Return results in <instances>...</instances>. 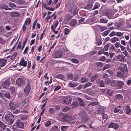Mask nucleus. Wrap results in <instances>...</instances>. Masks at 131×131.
<instances>
[{"instance_id": "f257e3e1", "label": "nucleus", "mask_w": 131, "mask_h": 131, "mask_svg": "<svg viewBox=\"0 0 131 131\" xmlns=\"http://www.w3.org/2000/svg\"><path fill=\"white\" fill-rule=\"evenodd\" d=\"M128 75L127 68L126 65H124V68H121L120 71H118L117 76L118 77H126Z\"/></svg>"}, {"instance_id": "f03ea898", "label": "nucleus", "mask_w": 131, "mask_h": 131, "mask_svg": "<svg viewBox=\"0 0 131 131\" xmlns=\"http://www.w3.org/2000/svg\"><path fill=\"white\" fill-rule=\"evenodd\" d=\"M13 117V115L11 112H7L5 117V119L6 121V123L8 124H12L14 122L13 120L12 119Z\"/></svg>"}, {"instance_id": "7ed1b4c3", "label": "nucleus", "mask_w": 131, "mask_h": 131, "mask_svg": "<svg viewBox=\"0 0 131 131\" xmlns=\"http://www.w3.org/2000/svg\"><path fill=\"white\" fill-rule=\"evenodd\" d=\"M17 85L19 86L23 85L25 84V81L22 78H19L16 81Z\"/></svg>"}, {"instance_id": "20e7f679", "label": "nucleus", "mask_w": 131, "mask_h": 131, "mask_svg": "<svg viewBox=\"0 0 131 131\" xmlns=\"http://www.w3.org/2000/svg\"><path fill=\"white\" fill-rule=\"evenodd\" d=\"M78 12L77 7L75 6H73L70 9L69 12L72 16H74L76 15Z\"/></svg>"}, {"instance_id": "39448f33", "label": "nucleus", "mask_w": 131, "mask_h": 131, "mask_svg": "<svg viewBox=\"0 0 131 131\" xmlns=\"http://www.w3.org/2000/svg\"><path fill=\"white\" fill-rule=\"evenodd\" d=\"M30 89V84L29 82H28L27 84L26 87L24 90L25 95L26 96H27L29 94Z\"/></svg>"}, {"instance_id": "423d86ee", "label": "nucleus", "mask_w": 131, "mask_h": 131, "mask_svg": "<svg viewBox=\"0 0 131 131\" xmlns=\"http://www.w3.org/2000/svg\"><path fill=\"white\" fill-rule=\"evenodd\" d=\"M80 116L82 117V121L81 122L83 123L86 121L88 119V117L86 115V112L83 111L80 114Z\"/></svg>"}, {"instance_id": "0eeeda50", "label": "nucleus", "mask_w": 131, "mask_h": 131, "mask_svg": "<svg viewBox=\"0 0 131 131\" xmlns=\"http://www.w3.org/2000/svg\"><path fill=\"white\" fill-rule=\"evenodd\" d=\"M72 100L70 97L64 98L62 101V103L63 104L69 105L71 103Z\"/></svg>"}, {"instance_id": "6e6552de", "label": "nucleus", "mask_w": 131, "mask_h": 131, "mask_svg": "<svg viewBox=\"0 0 131 131\" xmlns=\"http://www.w3.org/2000/svg\"><path fill=\"white\" fill-rule=\"evenodd\" d=\"M62 55V53L61 51L53 52L52 54L53 57L55 58H58L61 57Z\"/></svg>"}, {"instance_id": "1a4fd4ad", "label": "nucleus", "mask_w": 131, "mask_h": 131, "mask_svg": "<svg viewBox=\"0 0 131 131\" xmlns=\"http://www.w3.org/2000/svg\"><path fill=\"white\" fill-rule=\"evenodd\" d=\"M118 127V125L117 124L113 122L111 123L108 126V128H112L115 129H117Z\"/></svg>"}, {"instance_id": "9d476101", "label": "nucleus", "mask_w": 131, "mask_h": 131, "mask_svg": "<svg viewBox=\"0 0 131 131\" xmlns=\"http://www.w3.org/2000/svg\"><path fill=\"white\" fill-rule=\"evenodd\" d=\"M124 83L123 81H118L117 83L116 87L118 89L122 88L124 85Z\"/></svg>"}, {"instance_id": "9b49d317", "label": "nucleus", "mask_w": 131, "mask_h": 131, "mask_svg": "<svg viewBox=\"0 0 131 131\" xmlns=\"http://www.w3.org/2000/svg\"><path fill=\"white\" fill-rule=\"evenodd\" d=\"M16 125L18 127L21 128H23L24 124L23 122L20 121H18L16 122Z\"/></svg>"}, {"instance_id": "f8f14e48", "label": "nucleus", "mask_w": 131, "mask_h": 131, "mask_svg": "<svg viewBox=\"0 0 131 131\" xmlns=\"http://www.w3.org/2000/svg\"><path fill=\"white\" fill-rule=\"evenodd\" d=\"M27 64V62L26 61H25L24 59L22 58L21 61L19 63V65L22 66L23 67H26Z\"/></svg>"}, {"instance_id": "ddd939ff", "label": "nucleus", "mask_w": 131, "mask_h": 131, "mask_svg": "<svg viewBox=\"0 0 131 131\" xmlns=\"http://www.w3.org/2000/svg\"><path fill=\"white\" fill-rule=\"evenodd\" d=\"M122 23H118L115 25V28L116 29L122 30Z\"/></svg>"}, {"instance_id": "4468645a", "label": "nucleus", "mask_w": 131, "mask_h": 131, "mask_svg": "<svg viewBox=\"0 0 131 131\" xmlns=\"http://www.w3.org/2000/svg\"><path fill=\"white\" fill-rule=\"evenodd\" d=\"M77 23V22L76 20L73 19L70 22V25L71 26L73 27L75 26Z\"/></svg>"}, {"instance_id": "2eb2a0df", "label": "nucleus", "mask_w": 131, "mask_h": 131, "mask_svg": "<svg viewBox=\"0 0 131 131\" xmlns=\"http://www.w3.org/2000/svg\"><path fill=\"white\" fill-rule=\"evenodd\" d=\"M6 62V60L0 59V66L1 67H3L5 65Z\"/></svg>"}, {"instance_id": "dca6fc26", "label": "nucleus", "mask_w": 131, "mask_h": 131, "mask_svg": "<svg viewBox=\"0 0 131 131\" xmlns=\"http://www.w3.org/2000/svg\"><path fill=\"white\" fill-rule=\"evenodd\" d=\"M9 84V82L7 81H5L2 84V86L4 88H6L8 86Z\"/></svg>"}, {"instance_id": "f3484780", "label": "nucleus", "mask_w": 131, "mask_h": 131, "mask_svg": "<svg viewBox=\"0 0 131 131\" xmlns=\"http://www.w3.org/2000/svg\"><path fill=\"white\" fill-rule=\"evenodd\" d=\"M126 112L127 114H128L131 112V110L130 108V106L128 104L126 107Z\"/></svg>"}, {"instance_id": "a211bd4d", "label": "nucleus", "mask_w": 131, "mask_h": 131, "mask_svg": "<svg viewBox=\"0 0 131 131\" xmlns=\"http://www.w3.org/2000/svg\"><path fill=\"white\" fill-rule=\"evenodd\" d=\"M54 77L55 78H59L63 80L64 79V76L62 74H59L55 75Z\"/></svg>"}, {"instance_id": "6ab92c4d", "label": "nucleus", "mask_w": 131, "mask_h": 131, "mask_svg": "<svg viewBox=\"0 0 131 131\" xmlns=\"http://www.w3.org/2000/svg\"><path fill=\"white\" fill-rule=\"evenodd\" d=\"M117 58L119 61H124L125 57L122 55H119L117 56Z\"/></svg>"}, {"instance_id": "aec40b11", "label": "nucleus", "mask_w": 131, "mask_h": 131, "mask_svg": "<svg viewBox=\"0 0 131 131\" xmlns=\"http://www.w3.org/2000/svg\"><path fill=\"white\" fill-rule=\"evenodd\" d=\"M28 102V98L26 99L25 100L22 101L21 104H20L18 105L22 107L23 105L26 104H27Z\"/></svg>"}, {"instance_id": "412c9836", "label": "nucleus", "mask_w": 131, "mask_h": 131, "mask_svg": "<svg viewBox=\"0 0 131 131\" xmlns=\"http://www.w3.org/2000/svg\"><path fill=\"white\" fill-rule=\"evenodd\" d=\"M19 14L18 12H13L11 13L10 14V16L11 17H13L17 16Z\"/></svg>"}, {"instance_id": "4be33fe9", "label": "nucleus", "mask_w": 131, "mask_h": 131, "mask_svg": "<svg viewBox=\"0 0 131 131\" xmlns=\"http://www.w3.org/2000/svg\"><path fill=\"white\" fill-rule=\"evenodd\" d=\"M110 85L114 87H116L117 83L116 81L114 80H111Z\"/></svg>"}, {"instance_id": "5701e85b", "label": "nucleus", "mask_w": 131, "mask_h": 131, "mask_svg": "<svg viewBox=\"0 0 131 131\" xmlns=\"http://www.w3.org/2000/svg\"><path fill=\"white\" fill-rule=\"evenodd\" d=\"M9 105L10 108L12 110H15V105L12 102H10L9 103Z\"/></svg>"}, {"instance_id": "b1692460", "label": "nucleus", "mask_w": 131, "mask_h": 131, "mask_svg": "<svg viewBox=\"0 0 131 131\" xmlns=\"http://www.w3.org/2000/svg\"><path fill=\"white\" fill-rule=\"evenodd\" d=\"M104 15L109 18V17L112 15V14L111 13V10H110L105 12L104 13Z\"/></svg>"}, {"instance_id": "393cba45", "label": "nucleus", "mask_w": 131, "mask_h": 131, "mask_svg": "<svg viewBox=\"0 0 131 131\" xmlns=\"http://www.w3.org/2000/svg\"><path fill=\"white\" fill-rule=\"evenodd\" d=\"M77 85V83H73L72 82H70L68 84L69 86L74 87Z\"/></svg>"}, {"instance_id": "a878e982", "label": "nucleus", "mask_w": 131, "mask_h": 131, "mask_svg": "<svg viewBox=\"0 0 131 131\" xmlns=\"http://www.w3.org/2000/svg\"><path fill=\"white\" fill-rule=\"evenodd\" d=\"M78 100L79 102L80 105H81V106H83L85 104L83 101L80 98H78Z\"/></svg>"}, {"instance_id": "bb28decb", "label": "nucleus", "mask_w": 131, "mask_h": 131, "mask_svg": "<svg viewBox=\"0 0 131 131\" xmlns=\"http://www.w3.org/2000/svg\"><path fill=\"white\" fill-rule=\"evenodd\" d=\"M31 20L30 18L26 19L25 22V24L26 25H29L31 23Z\"/></svg>"}, {"instance_id": "cd10ccee", "label": "nucleus", "mask_w": 131, "mask_h": 131, "mask_svg": "<svg viewBox=\"0 0 131 131\" xmlns=\"http://www.w3.org/2000/svg\"><path fill=\"white\" fill-rule=\"evenodd\" d=\"M98 27L100 28V31L101 32L103 31L106 29V27L105 26H102L100 25H99Z\"/></svg>"}, {"instance_id": "c85d7f7f", "label": "nucleus", "mask_w": 131, "mask_h": 131, "mask_svg": "<svg viewBox=\"0 0 131 131\" xmlns=\"http://www.w3.org/2000/svg\"><path fill=\"white\" fill-rule=\"evenodd\" d=\"M99 86L100 87H103L104 85V82L103 80L99 81L98 82Z\"/></svg>"}, {"instance_id": "c756f323", "label": "nucleus", "mask_w": 131, "mask_h": 131, "mask_svg": "<svg viewBox=\"0 0 131 131\" xmlns=\"http://www.w3.org/2000/svg\"><path fill=\"white\" fill-rule=\"evenodd\" d=\"M107 19L102 18L100 19V22L101 23H106L107 22Z\"/></svg>"}, {"instance_id": "7c9ffc66", "label": "nucleus", "mask_w": 131, "mask_h": 131, "mask_svg": "<svg viewBox=\"0 0 131 131\" xmlns=\"http://www.w3.org/2000/svg\"><path fill=\"white\" fill-rule=\"evenodd\" d=\"M121 106H118L115 108L114 110V112L115 113H116L118 112L120 110V108Z\"/></svg>"}, {"instance_id": "2f4dec72", "label": "nucleus", "mask_w": 131, "mask_h": 131, "mask_svg": "<svg viewBox=\"0 0 131 131\" xmlns=\"http://www.w3.org/2000/svg\"><path fill=\"white\" fill-rule=\"evenodd\" d=\"M16 3L18 4L23 5L25 3V2L23 0H18L16 1Z\"/></svg>"}, {"instance_id": "473e14b6", "label": "nucleus", "mask_w": 131, "mask_h": 131, "mask_svg": "<svg viewBox=\"0 0 131 131\" xmlns=\"http://www.w3.org/2000/svg\"><path fill=\"white\" fill-rule=\"evenodd\" d=\"M47 98H46V99L45 100H43L42 102V103H44V104L40 108L42 110L43 108L45 107V105H46V103H47Z\"/></svg>"}, {"instance_id": "72a5a7b5", "label": "nucleus", "mask_w": 131, "mask_h": 131, "mask_svg": "<svg viewBox=\"0 0 131 131\" xmlns=\"http://www.w3.org/2000/svg\"><path fill=\"white\" fill-rule=\"evenodd\" d=\"M110 32V30H107L103 32L101 34L103 36H105L107 35Z\"/></svg>"}, {"instance_id": "f704fd0d", "label": "nucleus", "mask_w": 131, "mask_h": 131, "mask_svg": "<svg viewBox=\"0 0 131 131\" xmlns=\"http://www.w3.org/2000/svg\"><path fill=\"white\" fill-rule=\"evenodd\" d=\"M0 7L2 8L5 10L7 9L8 7V6L4 5H0Z\"/></svg>"}, {"instance_id": "c9c22d12", "label": "nucleus", "mask_w": 131, "mask_h": 131, "mask_svg": "<svg viewBox=\"0 0 131 131\" xmlns=\"http://www.w3.org/2000/svg\"><path fill=\"white\" fill-rule=\"evenodd\" d=\"M110 65L109 64H106L103 68V70L104 71L106 69H108L110 68Z\"/></svg>"}, {"instance_id": "e433bc0d", "label": "nucleus", "mask_w": 131, "mask_h": 131, "mask_svg": "<svg viewBox=\"0 0 131 131\" xmlns=\"http://www.w3.org/2000/svg\"><path fill=\"white\" fill-rule=\"evenodd\" d=\"M72 16L69 15H66V20L68 21H69L72 18Z\"/></svg>"}, {"instance_id": "4c0bfd02", "label": "nucleus", "mask_w": 131, "mask_h": 131, "mask_svg": "<svg viewBox=\"0 0 131 131\" xmlns=\"http://www.w3.org/2000/svg\"><path fill=\"white\" fill-rule=\"evenodd\" d=\"M97 104V102H92L90 103L88 105H91L93 106L94 105H96Z\"/></svg>"}, {"instance_id": "58836bf2", "label": "nucleus", "mask_w": 131, "mask_h": 131, "mask_svg": "<svg viewBox=\"0 0 131 131\" xmlns=\"http://www.w3.org/2000/svg\"><path fill=\"white\" fill-rule=\"evenodd\" d=\"M6 125L0 121V127L2 128L3 129L5 127Z\"/></svg>"}, {"instance_id": "ea45409f", "label": "nucleus", "mask_w": 131, "mask_h": 131, "mask_svg": "<svg viewBox=\"0 0 131 131\" xmlns=\"http://www.w3.org/2000/svg\"><path fill=\"white\" fill-rule=\"evenodd\" d=\"M10 91L11 93H13L15 91V88L13 87H11L10 88Z\"/></svg>"}, {"instance_id": "a19ab883", "label": "nucleus", "mask_w": 131, "mask_h": 131, "mask_svg": "<svg viewBox=\"0 0 131 131\" xmlns=\"http://www.w3.org/2000/svg\"><path fill=\"white\" fill-rule=\"evenodd\" d=\"M122 97V96L121 94H117L115 96V98L117 99H120Z\"/></svg>"}, {"instance_id": "79ce46f5", "label": "nucleus", "mask_w": 131, "mask_h": 131, "mask_svg": "<svg viewBox=\"0 0 131 131\" xmlns=\"http://www.w3.org/2000/svg\"><path fill=\"white\" fill-rule=\"evenodd\" d=\"M68 126H63L61 127V129L62 131H65L68 127Z\"/></svg>"}, {"instance_id": "37998d69", "label": "nucleus", "mask_w": 131, "mask_h": 131, "mask_svg": "<svg viewBox=\"0 0 131 131\" xmlns=\"http://www.w3.org/2000/svg\"><path fill=\"white\" fill-rule=\"evenodd\" d=\"M92 7V6L91 5H89L86 6L84 8L88 10H90L91 9Z\"/></svg>"}, {"instance_id": "c03bdc74", "label": "nucleus", "mask_w": 131, "mask_h": 131, "mask_svg": "<svg viewBox=\"0 0 131 131\" xmlns=\"http://www.w3.org/2000/svg\"><path fill=\"white\" fill-rule=\"evenodd\" d=\"M100 6V4L98 3H96L94 7L92 9V10H94L98 8Z\"/></svg>"}, {"instance_id": "a18cd8bd", "label": "nucleus", "mask_w": 131, "mask_h": 131, "mask_svg": "<svg viewBox=\"0 0 131 131\" xmlns=\"http://www.w3.org/2000/svg\"><path fill=\"white\" fill-rule=\"evenodd\" d=\"M4 95L8 99H9L10 97V94L8 92L6 93Z\"/></svg>"}, {"instance_id": "49530a36", "label": "nucleus", "mask_w": 131, "mask_h": 131, "mask_svg": "<svg viewBox=\"0 0 131 131\" xmlns=\"http://www.w3.org/2000/svg\"><path fill=\"white\" fill-rule=\"evenodd\" d=\"M71 61L73 63H78L79 62L78 60L75 59H72Z\"/></svg>"}, {"instance_id": "de8ad7c7", "label": "nucleus", "mask_w": 131, "mask_h": 131, "mask_svg": "<svg viewBox=\"0 0 131 131\" xmlns=\"http://www.w3.org/2000/svg\"><path fill=\"white\" fill-rule=\"evenodd\" d=\"M78 103L77 102H75L72 103V107L73 108L75 107L76 106H78Z\"/></svg>"}, {"instance_id": "09e8293b", "label": "nucleus", "mask_w": 131, "mask_h": 131, "mask_svg": "<svg viewBox=\"0 0 131 131\" xmlns=\"http://www.w3.org/2000/svg\"><path fill=\"white\" fill-rule=\"evenodd\" d=\"M51 122L49 121H46L45 122L44 125L46 126H48L51 125Z\"/></svg>"}, {"instance_id": "8fccbe9b", "label": "nucleus", "mask_w": 131, "mask_h": 131, "mask_svg": "<svg viewBox=\"0 0 131 131\" xmlns=\"http://www.w3.org/2000/svg\"><path fill=\"white\" fill-rule=\"evenodd\" d=\"M96 65L97 67H102L103 65V63L101 62H97L96 63Z\"/></svg>"}, {"instance_id": "3c124183", "label": "nucleus", "mask_w": 131, "mask_h": 131, "mask_svg": "<svg viewBox=\"0 0 131 131\" xmlns=\"http://www.w3.org/2000/svg\"><path fill=\"white\" fill-rule=\"evenodd\" d=\"M87 79L85 77H83L81 79V82L82 83H83L86 81Z\"/></svg>"}, {"instance_id": "603ef678", "label": "nucleus", "mask_w": 131, "mask_h": 131, "mask_svg": "<svg viewBox=\"0 0 131 131\" xmlns=\"http://www.w3.org/2000/svg\"><path fill=\"white\" fill-rule=\"evenodd\" d=\"M107 93L109 95L111 96L113 93V91L111 90L108 89L107 91Z\"/></svg>"}, {"instance_id": "864d4df0", "label": "nucleus", "mask_w": 131, "mask_h": 131, "mask_svg": "<svg viewBox=\"0 0 131 131\" xmlns=\"http://www.w3.org/2000/svg\"><path fill=\"white\" fill-rule=\"evenodd\" d=\"M97 77L98 76L97 75H95L94 76H92L91 78V81H93L95 79L97 78Z\"/></svg>"}, {"instance_id": "5fc2aeb1", "label": "nucleus", "mask_w": 131, "mask_h": 131, "mask_svg": "<svg viewBox=\"0 0 131 131\" xmlns=\"http://www.w3.org/2000/svg\"><path fill=\"white\" fill-rule=\"evenodd\" d=\"M69 29L67 28L64 29V34L66 35H67L69 32Z\"/></svg>"}, {"instance_id": "6e6d98bb", "label": "nucleus", "mask_w": 131, "mask_h": 131, "mask_svg": "<svg viewBox=\"0 0 131 131\" xmlns=\"http://www.w3.org/2000/svg\"><path fill=\"white\" fill-rule=\"evenodd\" d=\"M106 58H105V57L104 56H103L100 57L99 59V60L100 61H103L105 60Z\"/></svg>"}, {"instance_id": "4d7b16f0", "label": "nucleus", "mask_w": 131, "mask_h": 131, "mask_svg": "<svg viewBox=\"0 0 131 131\" xmlns=\"http://www.w3.org/2000/svg\"><path fill=\"white\" fill-rule=\"evenodd\" d=\"M61 88V86L59 85L56 87L54 89V91H58Z\"/></svg>"}, {"instance_id": "13d9d810", "label": "nucleus", "mask_w": 131, "mask_h": 131, "mask_svg": "<svg viewBox=\"0 0 131 131\" xmlns=\"http://www.w3.org/2000/svg\"><path fill=\"white\" fill-rule=\"evenodd\" d=\"M92 84L90 82L88 83L85 84L84 86V88H86L91 85Z\"/></svg>"}, {"instance_id": "bf43d9fd", "label": "nucleus", "mask_w": 131, "mask_h": 131, "mask_svg": "<svg viewBox=\"0 0 131 131\" xmlns=\"http://www.w3.org/2000/svg\"><path fill=\"white\" fill-rule=\"evenodd\" d=\"M104 109L103 108H101L99 110V113L101 114H103L104 113Z\"/></svg>"}, {"instance_id": "052dcab7", "label": "nucleus", "mask_w": 131, "mask_h": 131, "mask_svg": "<svg viewBox=\"0 0 131 131\" xmlns=\"http://www.w3.org/2000/svg\"><path fill=\"white\" fill-rule=\"evenodd\" d=\"M119 40V39L117 37H114L112 39L111 41H118Z\"/></svg>"}, {"instance_id": "680f3d73", "label": "nucleus", "mask_w": 131, "mask_h": 131, "mask_svg": "<svg viewBox=\"0 0 131 131\" xmlns=\"http://www.w3.org/2000/svg\"><path fill=\"white\" fill-rule=\"evenodd\" d=\"M51 29L54 32V33L57 34L58 33V31H57L55 30V29L53 28V26L52 25L51 26Z\"/></svg>"}, {"instance_id": "e2e57ef3", "label": "nucleus", "mask_w": 131, "mask_h": 131, "mask_svg": "<svg viewBox=\"0 0 131 131\" xmlns=\"http://www.w3.org/2000/svg\"><path fill=\"white\" fill-rule=\"evenodd\" d=\"M75 119V118L74 117L69 116V118L68 120V121H71L74 120Z\"/></svg>"}, {"instance_id": "0e129e2a", "label": "nucleus", "mask_w": 131, "mask_h": 131, "mask_svg": "<svg viewBox=\"0 0 131 131\" xmlns=\"http://www.w3.org/2000/svg\"><path fill=\"white\" fill-rule=\"evenodd\" d=\"M110 46L109 44H107L104 46V50L107 51L108 49V48Z\"/></svg>"}, {"instance_id": "69168bd1", "label": "nucleus", "mask_w": 131, "mask_h": 131, "mask_svg": "<svg viewBox=\"0 0 131 131\" xmlns=\"http://www.w3.org/2000/svg\"><path fill=\"white\" fill-rule=\"evenodd\" d=\"M59 23V22L58 21H57L56 22L55 24H54V25H53V28L54 29H55L57 26H58Z\"/></svg>"}, {"instance_id": "338daca9", "label": "nucleus", "mask_w": 131, "mask_h": 131, "mask_svg": "<svg viewBox=\"0 0 131 131\" xmlns=\"http://www.w3.org/2000/svg\"><path fill=\"white\" fill-rule=\"evenodd\" d=\"M111 81L109 79H106L105 81V82L106 83H107L109 84H110Z\"/></svg>"}, {"instance_id": "774afa93", "label": "nucleus", "mask_w": 131, "mask_h": 131, "mask_svg": "<svg viewBox=\"0 0 131 131\" xmlns=\"http://www.w3.org/2000/svg\"><path fill=\"white\" fill-rule=\"evenodd\" d=\"M81 14L82 16H86V13L84 11H82L81 13Z\"/></svg>"}]
</instances>
